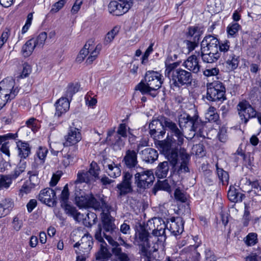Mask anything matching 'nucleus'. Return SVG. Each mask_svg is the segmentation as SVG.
Here are the masks:
<instances>
[{
    "mask_svg": "<svg viewBox=\"0 0 261 261\" xmlns=\"http://www.w3.org/2000/svg\"><path fill=\"white\" fill-rule=\"evenodd\" d=\"M93 48V40L92 39L88 40L77 55L76 59V62L79 63L83 62L85 57L89 54V50Z\"/></svg>",
    "mask_w": 261,
    "mask_h": 261,
    "instance_id": "7c9ffc66",
    "label": "nucleus"
},
{
    "mask_svg": "<svg viewBox=\"0 0 261 261\" xmlns=\"http://www.w3.org/2000/svg\"><path fill=\"white\" fill-rule=\"evenodd\" d=\"M14 98V93H11V94L8 95V92L4 89H3L2 91L0 90V110H1L6 105L8 101H10Z\"/></svg>",
    "mask_w": 261,
    "mask_h": 261,
    "instance_id": "ea45409f",
    "label": "nucleus"
},
{
    "mask_svg": "<svg viewBox=\"0 0 261 261\" xmlns=\"http://www.w3.org/2000/svg\"><path fill=\"white\" fill-rule=\"evenodd\" d=\"M223 41L219 42L218 39L211 35L206 36L201 43V50L204 52L220 51V45Z\"/></svg>",
    "mask_w": 261,
    "mask_h": 261,
    "instance_id": "2eb2a0df",
    "label": "nucleus"
},
{
    "mask_svg": "<svg viewBox=\"0 0 261 261\" xmlns=\"http://www.w3.org/2000/svg\"><path fill=\"white\" fill-rule=\"evenodd\" d=\"M220 51L228 70L232 71L237 69L240 62V56L236 49L230 46V42L225 40L220 45Z\"/></svg>",
    "mask_w": 261,
    "mask_h": 261,
    "instance_id": "423d86ee",
    "label": "nucleus"
},
{
    "mask_svg": "<svg viewBox=\"0 0 261 261\" xmlns=\"http://www.w3.org/2000/svg\"><path fill=\"white\" fill-rule=\"evenodd\" d=\"M171 233L174 236L181 233L184 230V222L180 217L172 218L166 225Z\"/></svg>",
    "mask_w": 261,
    "mask_h": 261,
    "instance_id": "aec40b11",
    "label": "nucleus"
},
{
    "mask_svg": "<svg viewBox=\"0 0 261 261\" xmlns=\"http://www.w3.org/2000/svg\"><path fill=\"white\" fill-rule=\"evenodd\" d=\"M155 145L169 162L171 165V172H176L178 174L189 172L188 167L190 156L184 148H180L179 151V160L177 150L172 148V145H177V141L169 137L168 135L166 139L161 141H155Z\"/></svg>",
    "mask_w": 261,
    "mask_h": 261,
    "instance_id": "f257e3e1",
    "label": "nucleus"
},
{
    "mask_svg": "<svg viewBox=\"0 0 261 261\" xmlns=\"http://www.w3.org/2000/svg\"><path fill=\"white\" fill-rule=\"evenodd\" d=\"M79 90V86L77 84H70L67 89L65 98H68V100H71L73 95L77 92Z\"/></svg>",
    "mask_w": 261,
    "mask_h": 261,
    "instance_id": "603ef678",
    "label": "nucleus"
},
{
    "mask_svg": "<svg viewBox=\"0 0 261 261\" xmlns=\"http://www.w3.org/2000/svg\"><path fill=\"white\" fill-rule=\"evenodd\" d=\"M204 122L199 119L198 116L193 117L192 121L190 122V130L194 132L201 131L203 128Z\"/></svg>",
    "mask_w": 261,
    "mask_h": 261,
    "instance_id": "4c0bfd02",
    "label": "nucleus"
},
{
    "mask_svg": "<svg viewBox=\"0 0 261 261\" xmlns=\"http://www.w3.org/2000/svg\"><path fill=\"white\" fill-rule=\"evenodd\" d=\"M202 32L197 27H191L189 28L187 33V38L189 39H194L196 41H199Z\"/></svg>",
    "mask_w": 261,
    "mask_h": 261,
    "instance_id": "58836bf2",
    "label": "nucleus"
},
{
    "mask_svg": "<svg viewBox=\"0 0 261 261\" xmlns=\"http://www.w3.org/2000/svg\"><path fill=\"white\" fill-rule=\"evenodd\" d=\"M10 35V31L9 29H6L0 37V49L2 48L4 44L7 41Z\"/></svg>",
    "mask_w": 261,
    "mask_h": 261,
    "instance_id": "6e6d98bb",
    "label": "nucleus"
},
{
    "mask_svg": "<svg viewBox=\"0 0 261 261\" xmlns=\"http://www.w3.org/2000/svg\"><path fill=\"white\" fill-rule=\"evenodd\" d=\"M111 256L108 249L103 245H101L100 249L96 255V259L98 261H106Z\"/></svg>",
    "mask_w": 261,
    "mask_h": 261,
    "instance_id": "79ce46f5",
    "label": "nucleus"
},
{
    "mask_svg": "<svg viewBox=\"0 0 261 261\" xmlns=\"http://www.w3.org/2000/svg\"><path fill=\"white\" fill-rule=\"evenodd\" d=\"M22 226V222L17 216L14 217L12 221V227L16 231H19Z\"/></svg>",
    "mask_w": 261,
    "mask_h": 261,
    "instance_id": "e2e57ef3",
    "label": "nucleus"
},
{
    "mask_svg": "<svg viewBox=\"0 0 261 261\" xmlns=\"http://www.w3.org/2000/svg\"><path fill=\"white\" fill-rule=\"evenodd\" d=\"M193 117H191L187 114H183L179 117V125L180 127H185L190 129V122L192 121Z\"/></svg>",
    "mask_w": 261,
    "mask_h": 261,
    "instance_id": "49530a36",
    "label": "nucleus"
},
{
    "mask_svg": "<svg viewBox=\"0 0 261 261\" xmlns=\"http://www.w3.org/2000/svg\"><path fill=\"white\" fill-rule=\"evenodd\" d=\"M219 72V69L214 67L211 69H206L203 71V74L206 76H211L218 75Z\"/></svg>",
    "mask_w": 261,
    "mask_h": 261,
    "instance_id": "0e129e2a",
    "label": "nucleus"
},
{
    "mask_svg": "<svg viewBox=\"0 0 261 261\" xmlns=\"http://www.w3.org/2000/svg\"><path fill=\"white\" fill-rule=\"evenodd\" d=\"M75 200L77 206L80 208H93L96 210H100L102 207V201H98L92 194L83 195L75 189Z\"/></svg>",
    "mask_w": 261,
    "mask_h": 261,
    "instance_id": "6e6552de",
    "label": "nucleus"
},
{
    "mask_svg": "<svg viewBox=\"0 0 261 261\" xmlns=\"http://www.w3.org/2000/svg\"><path fill=\"white\" fill-rule=\"evenodd\" d=\"M119 31V28L115 27L111 31L109 32L105 37L104 44L107 45L110 43L113 40L115 36L118 33Z\"/></svg>",
    "mask_w": 261,
    "mask_h": 261,
    "instance_id": "8fccbe9b",
    "label": "nucleus"
},
{
    "mask_svg": "<svg viewBox=\"0 0 261 261\" xmlns=\"http://www.w3.org/2000/svg\"><path fill=\"white\" fill-rule=\"evenodd\" d=\"M225 87L222 83L215 81L207 85V100L212 101L224 100L225 97Z\"/></svg>",
    "mask_w": 261,
    "mask_h": 261,
    "instance_id": "1a4fd4ad",
    "label": "nucleus"
},
{
    "mask_svg": "<svg viewBox=\"0 0 261 261\" xmlns=\"http://www.w3.org/2000/svg\"><path fill=\"white\" fill-rule=\"evenodd\" d=\"M14 81L13 80L5 79L0 82V90L2 91L3 89L8 92V94H14V97L18 92L17 87L14 88Z\"/></svg>",
    "mask_w": 261,
    "mask_h": 261,
    "instance_id": "a878e982",
    "label": "nucleus"
},
{
    "mask_svg": "<svg viewBox=\"0 0 261 261\" xmlns=\"http://www.w3.org/2000/svg\"><path fill=\"white\" fill-rule=\"evenodd\" d=\"M106 240L112 246V251L113 254L120 261H128L129 258L127 255L122 252L121 248L119 247V244L117 242L114 240L111 237L106 236Z\"/></svg>",
    "mask_w": 261,
    "mask_h": 261,
    "instance_id": "5701e85b",
    "label": "nucleus"
},
{
    "mask_svg": "<svg viewBox=\"0 0 261 261\" xmlns=\"http://www.w3.org/2000/svg\"><path fill=\"white\" fill-rule=\"evenodd\" d=\"M237 110L241 122L246 124L249 119L254 118L257 115L256 110L246 100L239 102L237 105Z\"/></svg>",
    "mask_w": 261,
    "mask_h": 261,
    "instance_id": "9b49d317",
    "label": "nucleus"
},
{
    "mask_svg": "<svg viewBox=\"0 0 261 261\" xmlns=\"http://www.w3.org/2000/svg\"><path fill=\"white\" fill-rule=\"evenodd\" d=\"M66 3V0L59 1L58 2L55 3L53 5L50 12L51 13H56L58 12L60 9H61L63 7Z\"/></svg>",
    "mask_w": 261,
    "mask_h": 261,
    "instance_id": "4d7b16f0",
    "label": "nucleus"
},
{
    "mask_svg": "<svg viewBox=\"0 0 261 261\" xmlns=\"http://www.w3.org/2000/svg\"><path fill=\"white\" fill-rule=\"evenodd\" d=\"M162 119L160 121L157 119L153 120L149 124V128H150V135H153L156 129L158 127H160L162 126Z\"/></svg>",
    "mask_w": 261,
    "mask_h": 261,
    "instance_id": "5fc2aeb1",
    "label": "nucleus"
},
{
    "mask_svg": "<svg viewBox=\"0 0 261 261\" xmlns=\"http://www.w3.org/2000/svg\"><path fill=\"white\" fill-rule=\"evenodd\" d=\"M111 208V206L105 201H102V207L100 208L102 211V225L101 224L97 225L94 234L95 239L99 242H103V237L106 239V236L111 237L116 241L117 237H119L120 234L114 223L115 219L110 214Z\"/></svg>",
    "mask_w": 261,
    "mask_h": 261,
    "instance_id": "7ed1b4c3",
    "label": "nucleus"
},
{
    "mask_svg": "<svg viewBox=\"0 0 261 261\" xmlns=\"http://www.w3.org/2000/svg\"><path fill=\"white\" fill-rule=\"evenodd\" d=\"M221 56H222V53L220 51L216 52L207 51V52L206 53L201 50V57L202 61L204 63H214L219 59Z\"/></svg>",
    "mask_w": 261,
    "mask_h": 261,
    "instance_id": "cd10ccee",
    "label": "nucleus"
},
{
    "mask_svg": "<svg viewBox=\"0 0 261 261\" xmlns=\"http://www.w3.org/2000/svg\"><path fill=\"white\" fill-rule=\"evenodd\" d=\"M48 152V150L46 147H39L36 151L37 158H35V163L33 164V168L35 169L37 168L36 164H43Z\"/></svg>",
    "mask_w": 261,
    "mask_h": 261,
    "instance_id": "72a5a7b5",
    "label": "nucleus"
},
{
    "mask_svg": "<svg viewBox=\"0 0 261 261\" xmlns=\"http://www.w3.org/2000/svg\"><path fill=\"white\" fill-rule=\"evenodd\" d=\"M92 182H94L92 180V176H90L87 171L80 170L77 173V178L74 183L75 185V188L77 189L79 184L83 182L89 184Z\"/></svg>",
    "mask_w": 261,
    "mask_h": 261,
    "instance_id": "c756f323",
    "label": "nucleus"
},
{
    "mask_svg": "<svg viewBox=\"0 0 261 261\" xmlns=\"http://www.w3.org/2000/svg\"><path fill=\"white\" fill-rule=\"evenodd\" d=\"M143 160L148 163H152L158 158V153L157 151L151 148H147L142 151Z\"/></svg>",
    "mask_w": 261,
    "mask_h": 261,
    "instance_id": "c85d7f7f",
    "label": "nucleus"
},
{
    "mask_svg": "<svg viewBox=\"0 0 261 261\" xmlns=\"http://www.w3.org/2000/svg\"><path fill=\"white\" fill-rule=\"evenodd\" d=\"M134 176V182L137 187L141 189H146L151 187L154 181L153 172L150 170H145L142 167L130 173Z\"/></svg>",
    "mask_w": 261,
    "mask_h": 261,
    "instance_id": "0eeeda50",
    "label": "nucleus"
},
{
    "mask_svg": "<svg viewBox=\"0 0 261 261\" xmlns=\"http://www.w3.org/2000/svg\"><path fill=\"white\" fill-rule=\"evenodd\" d=\"M38 198L42 203L49 206H54L56 203V193L54 190L49 188L42 190L40 192Z\"/></svg>",
    "mask_w": 261,
    "mask_h": 261,
    "instance_id": "a211bd4d",
    "label": "nucleus"
},
{
    "mask_svg": "<svg viewBox=\"0 0 261 261\" xmlns=\"http://www.w3.org/2000/svg\"><path fill=\"white\" fill-rule=\"evenodd\" d=\"M182 66L190 72H192L194 73H198L200 71L201 68L197 56L194 55L189 56L184 62Z\"/></svg>",
    "mask_w": 261,
    "mask_h": 261,
    "instance_id": "4be33fe9",
    "label": "nucleus"
},
{
    "mask_svg": "<svg viewBox=\"0 0 261 261\" xmlns=\"http://www.w3.org/2000/svg\"><path fill=\"white\" fill-rule=\"evenodd\" d=\"M205 118L208 122H216L219 120V115L216 109L211 106L207 109L205 113Z\"/></svg>",
    "mask_w": 261,
    "mask_h": 261,
    "instance_id": "c9c22d12",
    "label": "nucleus"
},
{
    "mask_svg": "<svg viewBox=\"0 0 261 261\" xmlns=\"http://www.w3.org/2000/svg\"><path fill=\"white\" fill-rule=\"evenodd\" d=\"M56 112L55 115L58 117L65 113L69 109L70 102L68 98L61 97L55 104Z\"/></svg>",
    "mask_w": 261,
    "mask_h": 261,
    "instance_id": "b1692460",
    "label": "nucleus"
},
{
    "mask_svg": "<svg viewBox=\"0 0 261 261\" xmlns=\"http://www.w3.org/2000/svg\"><path fill=\"white\" fill-rule=\"evenodd\" d=\"M132 174L129 172H124L122 176V181L116 186L118 197H121L132 193L133 191L132 187Z\"/></svg>",
    "mask_w": 261,
    "mask_h": 261,
    "instance_id": "4468645a",
    "label": "nucleus"
},
{
    "mask_svg": "<svg viewBox=\"0 0 261 261\" xmlns=\"http://www.w3.org/2000/svg\"><path fill=\"white\" fill-rule=\"evenodd\" d=\"M1 205L3 206L4 211L8 215L14 206L13 201L10 198H6L1 202Z\"/></svg>",
    "mask_w": 261,
    "mask_h": 261,
    "instance_id": "3c124183",
    "label": "nucleus"
},
{
    "mask_svg": "<svg viewBox=\"0 0 261 261\" xmlns=\"http://www.w3.org/2000/svg\"><path fill=\"white\" fill-rule=\"evenodd\" d=\"M162 124L163 127L170 130L173 137L172 138H173L175 141H177V145L181 146L185 140V136L182 132L177 127L176 123L167 118L163 117Z\"/></svg>",
    "mask_w": 261,
    "mask_h": 261,
    "instance_id": "f8f14e48",
    "label": "nucleus"
},
{
    "mask_svg": "<svg viewBox=\"0 0 261 261\" xmlns=\"http://www.w3.org/2000/svg\"><path fill=\"white\" fill-rule=\"evenodd\" d=\"M69 195L68 185L66 184L60 195L61 206L64 209L66 214L72 217L75 221L80 222L84 219V215L78 212L75 207L68 204Z\"/></svg>",
    "mask_w": 261,
    "mask_h": 261,
    "instance_id": "9d476101",
    "label": "nucleus"
},
{
    "mask_svg": "<svg viewBox=\"0 0 261 261\" xmlns=\"http://www.w3.org/2000/svg\"><path fill=\"white\" fill-rule=\"evenodd\" d=\"M198 42L199 41H196L194 39H190L186 40L185 43H186L189 51H191L193 50L196 46H197Z\"/></svg>",
    "mask_w": 261,
    "mask_h": 261,
    "instance_id": "bf43d9fd",
    "label": "nucleus"
},
{
    "mask_svg": "<svg viewBox=\"0 0 261 261\" xmlns=\"http://www.w3.org/2000/svg\"><path fill=\"white\" fill-rule=\"evenodd\" d=\"M168 162L164 161L158 165L155 172L158 178H164L167 177L169 170Z\"/></svg>",
    "mask_w": 261,
    "mask_h": 261,
    "instance_id": "473e14b6",
    "label": "nucleus"
},
{
    "mask_svg": "<svg viewBox=\"0 0 261 261\" xmlns=\"http://www.w3.org/2000/svg\"><path fill=\"white\" fill-rule=\"evenodd\" d=\"M92 237L88 233L84 234L81 240L76 243L73 247L79 249L83 253H88L92 248L93 245Z\"/></svg>",
    "mask_w": 261,
    "mask_h": 261,
    "instance_id": "412c9836",
    "label": "nucleus"
},
{
    "mask_svg": "<svg viewBox=\"0 0 261 261\" xmlns=\"http://www.w3.org/2000/svg\"><path fill=\"white\" fill-rule=\"evenodd\" d=\"M37 121L36 120V119H35L34 118H31L29 119L26 122V124L28 125V126L31 128L33 132H35V131L37 130Z\"/></svg>",
    "mask_w": 261,
    "mask_h": 261,
    "instance_id": "338daca9",
    "label": "nucleus"
},
{
    "mask_svg": "<svg viewBox=\"0 0 261 261\" xmlns=\"http://www.w3.org/2000/svg\"><path fill=\"white\" fill-rule=\"evenodd\" d=\"M36 47L34 40L31 39L27 41L22 47V53L24 57H29Z\"/></svg>",
    "mask_w": 261,
    "mask_h": 261,
    "instance_id": "e433bc0d",
    "label": "nucleus"
},
{
    "mask_svg": "<svg viewBox=\"0 0 261 261\" xmlns=\"http://www.w3.org/2000/svg\"><path fill=\"white\" fill-rule=\"evenodd\" d=\"M174 197L176 200L182 202L187 200L186 195L178 188L176 189L174 192Z\"/></svg>",
    "mask_w": 261,
    "mask_h": 261,
    "instance_id": "680f3d73",
    "label": "nucleus"
},
{
    "mask_svg": "<svg viewBox=\"0 0 261 261\" xmlns=\"http://www.w3.org/2000/svg\"><path fill=\"white\" fill-rule=\"evenodd\" d=\"M257 235L256 233H249L245 238V242L247 246H253L257 243Z\"/></svg>",
    "mask_w": 261,
    "mask_h": 261,
    "instance_id": "864d4df0",
    "label": "nucleus"
},
{
    "mask_svg": "<svg viewBox=\"0 0 261 261\" xmlns=\"http://www.w3.org/2000/svg\"><path fill=\"white\" fill-rule=\"evenodd\" d=\"M18 156L21 159H26L31 153V147L29 144L22 141L17 143Z\"/></svg>",
    "mask_w": 261,
    "mask_h": 261,
    "instance_id": "2f4dec72",
    "label": "nucleus"
},
{
    "mask_svg": "<svg viewBox=\"0 0 261 261\" xmlns=\"http://www.w3.org/2000/svg\"><path fill=\"white\" fill-rule=\"evenodd\" d=\"M94 48L89 50L90 55L97 58L98 55L99 54L100 51L101 49V45L100 44L97 45L95 46L94 43H93Z\"/></svg>",
    "mask_w": 261,
    "mask_h": 261,
    "instance_id": "774afa93",
    "label": "nucleus"
},
{
    "mask_svg": "<svg viewBox=\"0 0 261 261\" xmlns=\"http://www.w3.org/2000/svg\"><path fill=\"white\" fill-rule=\"evenodd\" d=\"M116 135H119L122 138H126L127 137L126 125L124 123L120 124Z\"/></svg>",
    "mask_w": 261,
    "mask_h": 261,
    "instance_id": "13d9d810",
    "label": "nucleus"
},
{
    "mask_svg": "<svg viewBox=\"0 0 261 261\" xmlns=\"http://www.w3.org/2000/svg\"><path fill=\"white\" fill-rule=\"evenodd\" d=\"M47 34L43 32L40 33L36 38H32L37 47H43L47 39Z\"/></svg>",
    "mask_w": 261,
    "mask_h": 261,
    "instance_id": "c03bdc74",
    "label": "nucleus"
},
{
    "mask_svg": "<svg viewBox=\"0 0 261 261\" xmlns=\"http://www.w3.org/2000/svg\"><path fill=\"white\" fill-rule=\"evenodd\" d=\"M28 174L30 175L29 181H26L19 191L22 195L23 194L30 193L38 184V172L37 171H29Z\"/></svg>",
    "mask_w": 261,
    "mask_h": 261,
    "instance_id": "6ab92c4d",
    "label": "nucleus"
},
{
    "mask_svg": "<svg viewBox=\"0 0 261 261\" xmlns=\"http://www.w3.org/2000/svg\"><path fill=\"white\" fill-rule=\"evenodd\" d=\"M166 224L164 222L158 225L152 231V236L150 235L144 227H141L136 233V241L140 247V251L142 255L148 257L152 252L157 250L155 243H163L165 241Z\"/></svg>",
    "mask_w": 261,
    "mask_h": 261,
    "instance_id": "f03ea898",
    "label": "nucleus"
},
{
    "mask_svg": "<svg viewBox=\"0 0 261 261\" xmlns=\"http://www.w3.org/2000/svg\"><path fill=\"white\" fill-rule=\"evenodd\" d=\"M132 5L130 0H114L110 3L108 8L111 13L120 16L126 13Z\"/></svg>",
    "mask_w": 261,
    "mask_h": 261,
    "instance_id": "ddd939ff",
    "label": "nucleus"
},
{
    "mask_svg": "<svg viewBox=\"0 0 261 261\" xmlns=\"http://www.w3.org/2000/svg\"><path fill=\"white\" fill-rule=\"evenodd\" d=\"M179 64L180 62H175L165 65V75L173 88L191 85L193 80L192 73L179 67Z\"/></svg>",
    "mask_w": 261,
    "mask_h": 261,
    "instance_id": "20e7f679",
    "label": "nucleus"
},
{
    "mask_svg": "<svg viewBox=\"0 0 261 261\" xmlns=\"http://www.w3.org/2000/svg\"><path fill=\"white\" fill-rule=\"evenodd\" d=\"M122 162L127 168L130 170V173L141 167L138 165L137 151L134 150L128 149L126 151Z\"/></svg>",
    "mask_w": 261,
    "mask_h": 261,
    "instance_id": "dca6fc26",
    "label": "nucleus"
},
{
    "mask_svg": "<svg viewBox=\"0 0 261 261\" xmlns=\"http://www.w3.org/2000/svg\"><path fill=\"white\" fill-rule=\"evenodd\" d=\"M12 181L8 175H0V190H7L12 185Z\"/></svg>",
    "mask_w": 261,
    "mask_h": 261,
    "instance_id": "37998d69",
    "label": "nucleus"
},
{
    "mask_svg": "<svg viewBox=\"0 0 261 261\" xmlns=\"http://www.w3.org/2000/svg\"><path fill=\"white\" fill-rule=\"evenodd\" d=\"M100 169L97 164L95 162H92L90 164V167L89 169L88 173H90V176H92V180L95 181L96 178H98Z\"/></svg>",
    "mask_w": 261,
    "mask_h": 261,
    "instance_id": "a18cd8bd",
    "label": "nucleus"
},
{
    "mask_svg": "<svg viewBox=\"0 0 261 261\" xmlns=\"http://www.w3.org/2000/svg\"><path fill=\"white\" fill-rule=\"evenodd\" d=\"M241 28L240 25L237 22L231 23L227 28L228 35L232 37H236Z\"/></svg>",
    "mask_w": 261,
    "mask_h": 261,
    "instance_id": "de8ad7c7",
    "label": "nucleus"
},
{
    "mask_svg": "<svg viewBox=\"0 0 261 261\" xmlns=\"http://www.w3.org/2000/svg\"><path fill=\"white\" fill-rule=\"evenodd\" d=\"M229 200L233 202L242 201L245 197V195L238 192L234 187H230L227 193Z\"/></svg>",
    "mask_w": 261,
    "mask_h": 261,
    "instance_id": "f704fd0d",
    "label": "nucleus"
},
{
    "mask_svg": "<svg viewBox=\"0 0 261 261\" xmlns=\"http://www.w3.org/2000/svg\"><path fill=\"white\" fill-rule=\"evenodd\" d=\"M31 72V66L27 63H24L23 64V69L21 72V74L18 77L20 78H24L28 76V75Z\"/></svg>",
    "mask_w": 261,
    "mask_h": 261,
    "instance_id": "052dcab7",
    "label": "nucleus"
},
{
    "mask_svg": "<svg viewBox=\"0 0 261 261\" xmlns=\"http://www.w3.org/2000/svg\"><path fill=\"white\" fill-rule=\"evenodd\" d=\"M77 160V148L75 147H73L72 148L70 149L66 154L63 155L62 163L63 165L66 167L70 164L75 162Z\"/></svg>",
    "mask_w": 261,
    "mask_h": 261,
    "instance_id": "bb28decb",
    "label": "nucleus"
},
{
    "mask_svg": "<svg viewBox=\"0 0 261 261\" xmlns=\"http://www.w3.org/2000/svg\"><path fill=\"white\" fill-rule=\"evenodd\" d=\"M64 139L65 141L64 145L65 146L73 145L81 140V133L79 129L74 127V123H72V126H69L68 133L65 136Z\"/></svg>",
    "mask_w": 261,
    "mask_h": 261,
    "instance_id": "f3484780",
    "label": "nucleus"
},
{
    "mask_svg": "<svg viewBox=\"0 0 261 261\" xmlns=\"http://www.w3.org/2000/svg\"><path fill=\"white\" fill-rule=\"evenodd\" d=\"M165 133L166 131L165 129L159 132L156 130V132L153 133V135H150V136L153 138L155 142V141H161V140H160V139H162L164 138Z\"/></svg>",
    "mask_w": 261,
    "mask_h": 261,
    "instance_id": "69168bd1",
    "label": "nucleus"
},
{
    "mask_svg": "<svg viewBox=\"0 0 261 261\" xmlns=\"http://www.w3.org/2000/svg\"><path fill=\"white\" fill-rule=\"evenodd\" d=\"M103 167L106 169L107 173L111 177L116 178L120 176L121 170L117 165L113 162H110L109 163L105 161Z\"/></svg>",
    "mask_w": 261,
    "mask_h": 261,
    "instance_id": "393cba45",
    "label": "nucleus"
},
{
    "mask_svg": "<svg viewBox=\"0 0 261 261\" xmlns=\"http://www.w3.org/2000/svg\"><path fill=\"white\" fill-rule=\"evenodd\" d=\"M217 174L218 177L223 185H227L229 180V175L227 172L224 171L222 168L218 167V164L216 165Z\"/></svg>",
    "mask_w": 261,
    "mask_h": 261,
    "instance_id": "a19ab883",
    "label": "nucleus"
},
{
    "mask_svg": "<svg viewBox=\"0 0 261 261\" xmlns=\"http://www.w3.org/2000/svg\"><path fill=\"white\" fill-rule=\"evenodd\" d=\"M161 76L158 72L148 71L145 74L144 81L138 84L135 89L139 90L143 94H147L154 97L158 94L157 90L163 83Z\"/></svg>",
    "mask_w": 261,
    "mask_h": 261,
    "instance_id": "39448f33",
    "label": "nucleus"
},
{
    "mask_svg": "<svg viewBox=\"0 0 261 261\" xmlns=\"http://www.w3.org/2000/svg\"><path fill=\"white\" fill-rule=\"evenodd\" d=\"M125 139L119 135H115L113 142L114 149L116 150H120L124 146Z\"/></svg>",
    "mask_w": 261,
    "mask_h": 261,
    "instance_id": "09e8293b",
    "label": "nucleus"
}]
</instances>
